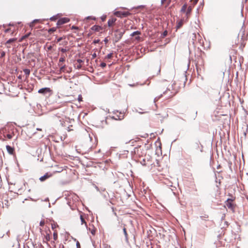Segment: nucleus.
Returning a JSON list of instances; mask_svg holds the SVG:
<instances>
[{"mask_svg": "<svg viewBox=\"0 0 248 248\" xmlns=\"http://www.w3.org/2000/svg\"><path fill=\"white\" fill-rule=\"evenodd\" d=\"M16 38H11V39H10L8 40H7L6 43V44H11V43L16 41Z\"/></svg>", "mask_w": 248, "mask_h": 248, "instance_id": "2eb2a0df", "label": "nucleus"}, {"mask_svg": "<svg viewBox=\"0 0 248 248\" xmlns=\"http://www.w3.org/2000/svg\"><path fill=\"white\" fill-rule=\"evenodd\" d=\"M9 31H10V29H6V30H5V32H9Z\"/></svg>", "mask_w": 248, "mask_h": 248, "instance_id": "79ce46f5", "label": "nucleus"}, {"mask_svg": "<svg viewBox=\"0 0 248 248\" xmlns=\"http://www.w3.org/2000/svg\"><path fill=\"white\" fill-rule=\"evenodd\" d=\"M53 237L54 240H56L58 237L57 233L56 232H54L53 233Z\"/></svg>", "mask_w": 248, "mask_h": 248, "instance_id": "b1692460", "label": "nucleus"}, {"mask_svg": "<svg viewBox=\"0 0 248 248\" xmlns=\"http://www.w3.org/2000/svg\"><path fill=\"white\" fill-rule=\"evenodd\" d=\"M81 67H82L81 65V64H78V65H77V68L78 69H81Z\"/></svg>", "mask_w": 248, "mask_h": 248, "instance_id": "72a5a7b5", "label": "nucleus"}, {"mask_svg": "<svg viewBox=\"0 0 248 248\" xmlns=\"http://www.w3.org/2000/svg\"><path fill=\"white\" fill-rule=\"evenodd\" d=\"M123 34L124 32L116 30L114 33L115 42L119 41L122 37Z\"/></svg>", "mask_w": 248, "mask_h": 248, "instance_id": "7ed1b4c3", "label": "nucleus"}, {"mask_svg": "<svg viewBox=\"0 0 248 248\" xmlns=\"http://www.w3.org/2000/svg\"><path fill=\"white\" fill-rule=\"evenodd\" d=\"M101 29V27L97 25H94L92 27V30L96 31H99Z\"/></svg>", "mask_w": 248, "mask_h": 248, "instance_id": "9b49d317", "label": "nucleus"}, {"mask_svg": "<svg viewBox=\"0 0 248 248\" xmlns=\"http://www.w3.org/2000/svg\"><path fill=\"white\" fill-rule=\"evenodd\" d=\"M89 136L90 137V135H89ZM90 138L91 140L92 139L91 137H90Z\"/></svg>", "mask_w": 248, "mask_h": 248, "instance_id": "603ef678", "label": "nucleus"}, {"mask_svg": "<svg viewBox=\"0 0 248 248\" xmlns=\"http://www.w3.org/2000/svg\"><path fill=\"white\" fill-rule=\"evenodd\" d=\"M191 10H192V8L190 6H189L187 9L186 15H188V14H189L191 12Z\"/></svg>", "mask_w": 248, "mask_h": 248, "instance_id": "412c9836", "label": "nucleus"}, {"mask_svg": "<svg viewBox=\"0 0 248 248\" xmlns=\"http://www.w3.org/2000/svg\"><path fill=\"white\" fill-rule=\"evenodd\" d=\"M113 53H110L106 56V59H110L112 57Z\"/></svg>", "mask_w": 248, "mask_h": 248, "instance_id": "a211bd4d", "label": "nucleus"}, {"mask_svg": "<svg viewBox=\"0 0 248 248\" xmlns=\"http://www.w3.org/2000/svg\"><path fill=\"white\" fill-rule=\"evenodd\" d=\"M80 220H81V224H84L85 227L87 228V223H86L84 218H83L82 215H80Z\"/></svg>", "mask_w": 248, "mask_h": 248, "instance_id": "f8f14e48", "label": "nucleus"}, {"mask_svg": "<svg viewBox=\"0 0 248 248\" xmlns=\"http://www.w3.org/2000/svg\"><path fill=\"white\" fill-rule=\"evenodd\" d=\"M114 15L119 17H126L130 15L129 12L116 11L114 13Z\"/></svg>", "mask_w": 248, "mask_h": 248, "instance_id": "f03ea898", "label": "nucleus"}, {"mask_svg": "<svg viewBox=\"0 0 248 248\" xmlns=\"http://www.w3.org/2000/svg\"><path fill=\"white\" fill-rule=\"evenodd\" d=\"M72 29H78V27H75V26H73V27H72Z\"/></svg>", "mask_w": 248, "mask_h": 248, "instance_id": "a19ab883", "label": "nucleus"}, {"mask_svg": "<svg viewBox=\"0 0 248 248\" xmlns=\"http://www.w3.org/2000/svg\"><path fill=\"white\" fill-rule=\"evenodd\" d=\"M5 52L2 51V52L1 53L0 57H4V56H5Z\"/></svg>", "mask_w": 248, "mask_h": 248, "instance_id": "473e14b6", "label": "nucleus"}, {"mask_svg": "<svg viewBox=\"0 0 248 248\" xmlns=\"http://www.w3.org/2000/svg\"><path fill=\"white\" fill-rule=\"evenodd\" d=\"M104 41L106 42V43H107L108 42V39L107 38H106L105 40H104Z\"/></svg>", "mask_w": 248, "mask_h": 248, "instance_id": "c03bdc74", "label": "nucleus"}, {"mask_svg": "<svg viewBox=\"0 0 248 248\" xmlns=\"http://www.w3.org/2000/svg\"><path fill=\"white\" fill-rule=\"evenodd\" d=\"M96 53H93V54L92 55V57H93V58H95V57H96Z\"/></svg>", "mask_w": 248, "mask_h": 248, "instance_id": "4c0bfd02", "label": "nucleus"}, {"mask_svg": "<svg viewBox=\"0 0 248 248\" xmlns=\"http://www.w3.org/2000/svg\"><path fill=\"white\" fill-rule=\"evenodd\" d=\"M193 35L194 36V37H195L196 34L194 33V34H193Z\"/></svg>", "mask_w": 248, "mask_h": 248, "instance_id": "8fccbe9b", "label": "nucleus"}, {"mask_svg": "<svg viewBox=\"0 0 248 248\" xmlns=\"http://www.w3.org/2000/svg\"><path fill=\"white\" fill-rule=\"evenodd\" d=\"M6 149H7V151L8 152V153H9L11 155H12L13 154L14 151V148L9 145H7L6 146Z\"/></svg>", "mask_w": 248, "mask_h": 248, "instance_id": "1a4fd4ad", "label": "nucleus"}, {"mask_svg": "<svg viewBox=\"0 0 248 248\" xmlns=\"http://www.w3.org/2000/svg\"><path fill=\"white\" fill-rule=\"evenodd\" d=\"M44 224H45V221L44 220H42V221H40V225L41 226H44Z\"/></svg>", "mask_w": 248, "mask_h": 248, "instance_id": "cd10ccee", "label": "nucleus"}, {"mask_svg": "<svg viewBox=\"0 0 248 248\" xmlns=\"http://www.w3.org/2000/svg\"><path fill=\"white\" fill-rule=\"evenodd\" d=\"M59 50H60L62 53V54H64L67 51V50L65 48H60V47L59 48Z\"/></svg>", "mask_w": 248, "mask_h": 248, "instance_id": "aec40b11", "label": "nucleus"}, {"mask_svg": "<svg viewBox=\"0 0 248 248\" xmlns=\"http://www.w3.org/2000/svg\"><path fill=\"white\" fill-rule=\"evenodd\" d=\"M13 132H9V133L4 132L3 136L4 137L7 138L8 139H11L14 136Z\"/></svg>", "mask_w": 248, "mask_h": 248, "instance_id": "0eeeda50", "label": "nucleus"}, {"mask_svg": "<svg viewBox=\"0 0 248 248\" xmlns=\"http://www.w3.org/2000/svg\"><path fill=\"white\" fill-rule=\"evenodd\" d=\"M69 21V19L68 18L63 17V18H62L60 19L59 20H58V21H57V24L58 26H60V25L64 24L65 23H66L68 22Z\"/></svg>", "mask_w": 248, "mask_h": 248, "instance_id": "20e7f679", "label": "nucleus"}, {"mask_svg": "<svg viewBox=\"0 0 248 248\" xmlns=\"http://www.w3.org/2000/svg\"><path fill=\"white\" fill-rule=\"evenodd\" d=\"M50 91H51V90L50 89V88L46 87V88H43L40 89L38 91V93H43V94H45L47 93L50 92Z\"/></svg>", "mask_w": 248, "mask_h": 248, "instance_id": "423d86ee", "label": "nucleus"}, {"mask_svg": "<svg viewBox=\"0 0 248 248\" xmlns=\"http://www.w3.org/2000/svg\"><path fill=\"white\" fill-rule=\"evenodd\" d=\"M62 40V37H60L59 38L57 39V42H60L61 40Z\"/></svg>", "mask_w": 248, "mask_h": 248, "instance_id": "c9c22d12", "label": "nucleus"}, {"mask_svg": "<svg viewBox=\"0 0 248 248\" xmlns=\"http://www.w3.org/2000/svg\"><path fill=\"white\" fill-rule=\"evenodd\" d=\"M203 217H201V218H202V219H203Z\"/></svg>", "mask_w": 248, "mask_h": 248, "instance_id": "864d4df0", "label": "nucleus"}, {"mask_svg": "<svg viewBox=\"0 0 248 248\" xmlns=\"http://www.w3.org/2000/svg\"><path fill=\"white\" fill-rule=\"evenodd\" d=\"M48 49L49 50H50V49H51V46H49V47H48Z\"/></svg>", "mask_w": 248, "mask_h": 248, "instance_id": "49530a36", "label": "nucleus"}, {"mask_svg": "<svg viewBox=\"0 0 248 248\" xmlns=\"http://www.w3.org/2000/svg\"><path fill=\"white\" fill-rule=\"evenodd\" d=\"M136 38L137 39H139V38H140V37H139V36H138V37H137Z\"/></svg>", "mask_w": 248, "mask_h": 248, "instance_id": "de8ad7c7", "label": "nucleus"}, {"mask_svg": "<svg viewBox=\"0 0 248 248\" xmlns=\"http://www.w3.org/2000/svg\"><path fill=\"white\" fill-rule=\"evenodd\" d=\"M50 19L52 21H54L56 19V17L55 16H52L50 17Z\"/></svg>", "mask_w": 248, "mask_h": 248, "instance_id": "f704fd0d", "label": "nucleus"}, {"mask_svg": "<svg viewBox=\"0 0 248 248\" xmlns=\"http://www.w3.org/2000/svg\"><path fill=\"white\" fill-rule=\"evenodd\" d=\"M9 26H13V24H9Z\"/></svg>", "mask_w": 248, "mask_h": 248, "instance_id": "09e8293b", "label": "nucleus"}, {"mask_svg": "<svg viewBox=\"0 0 248 248\" xmlns=\"http://www.w3.org/2000/svg\"><path fill=\"white\" fill-rule=\"evenodd\" d=\"M140 33V31H134L133 33H132L131 34V36H135L136 35H139Z\"/></svg>", "mask_w": 248, "mask_h": 248, "instance_id": "6ab92c4d", "label": "nucleus"}, {"mask_svg": "<svg viewBox=\"0 0 248 248\" xmlns=\"http://www.w3.org/2000/svg\"><path fill=\"white\" fill-rule=\"evenodd\" d=\"M77 248H80V244L78 241L76 243Z\"/></svg>", "mask_w": 248, "mask_h": 248, "instance_id": "c85d7f7f", "label": "nucleus"}, {"mask_svg": "<svg viewBox=\"0 0 248 248\" xmlns=\"http://www.w3.org/2000/svg\"><path fill=\"white\" fill-rule=\"evenodd\" d=\"M53 119H54V121H55V122L59 121L60 123V124L62 126H66V120H65L66 119V118L64 117V116H58L56 115L55 116H54Z\"/></svg>", "mask_w": 248, "mask_h": 248, "instance_id": "f257e3e1", "label": "nucleus"}, {"mask_svg": "<svg viewBox=\"0 0 248 248\" xmlns=\"http://www.w3.org/2000/svg\"><path fill=\"white\" fill-rule=\"evenodd\" d=\"M227 206L229 208H231L232 207V204L231 203H229L227 204Z\"/></svg>", "mask_w": 248, "mask_h": 248, "instance_id": "58836bf2", "label": "nucleus"}, {"mask_svg": "<svg viewBox=\"0 0 248 248\" xmlns=\"http://www.w3.org/2000/svg\"><path fill=\"white\" fill-rule=\"evenodd\" d=\"M100 66L102 68H104L106 66V63H105V62H102L101 64H100Z\"/></svg>", "mask_w": 248, "mask_h": 248, "instance_id": "a878e982", "label": "nucleus"}, {"mask_svg": "<svg viewBox=\"0 0 248 248\" xmlns=\"http://www.w3.org/2000/svg\"><path fill=\"white\" fill-rule=\"evenodd\" d=\"M67 55L66 54H61V56L59 59V63H58V65L59 66H60L61 65V63L62 62H63L65 61V57H66Z\"/></svg>", "mask_w": 248, "mask_h": 248, "instance_id": "6e6552de", "label": "nucleus"}, {"mask_svg": "<svg viewBox=\"0 0 248 248\" xmlns=\"http://www.w3.org/2000/svg\"><path fill=\"white\" fill-rule=\"evenodd\" d=\"M186 5H184L182 7V8L181 9V11H183V12H185L186 10Z\"/></svg>", "mask_w": 248, "mask_h": 248, "instance_id": "5701e85b", "label": "nucleus"}, {"mask_svg": "<svg viewBox=\"0 0 248 248\" xmlns=\"http://www.w3.org/2000/svg\"><path fill=\"white\" fill-rule=\"evenodd\" d=\"M167 34H168V32H167V31H164L163 32V34H162V36H163V37H165V36H167Z\"/></svg>", "mask_w": 248, "mask_h": 248, "instance_id": "bb28decb", "label": "nucleus"}, {"mask_svg": "<svg viewBox=\"0 0 248 248\" xmlns=\"http://www.w3.org/2000/svg\"><path fill=\"white\" fill-rule=\"evenodd\" d=\"M182 25V21L180 22L178 24L177 26V28H180Z\"/></svg>", "mask_w": 248, "mask_h": 248, "instance_id": "c756f323", "label": "nucleus"}, {"mask_svg": "<svg viewBox=\"0 0 248 248\" xmlns=\"http://www.w3.org/2000/svg\"><path fill=\"white\" fill-rule=\"evenodd\" d=\"M116 19H109L108 21V24L109 27H111L112 26L113 23L115 22Z\"/></svg>", "mask_w": 248, "mask_h": 248, "instance_id": "9d476101", "label": "nucleus"}, {"mask_svg": "<svg viewBox=\"0 0 248 248\" xmlns=\"http://www.w3.org/2000/svg\"><path fill=\"white\" fill-rule=\"evenodd\" d=\"M123 232H124V236H125V239L126 240H128V234H127V233L126 232V229L125 228H123Z\"/></svg>", "mask_w": 248, "mask_h": 248, "instance_id": "dca6fc26", "label": "nucleus"}, {"mask_svg": "<svg viewBox=\"0 0 248 248\" xmlns=\"http://www.w3.org/2000/svg\"><path fill=\"white\" fill-rule=\"evenodd\" d=\"M166 0H161V3L163 4Z\"/></svg>", "mask_w": 248, "mask_h": 248, "instance_id": "ea45409f", "label": "nucleus"}, {"mask_svg": "<svg viewBox=\"0 0 248 248\" xmlns=\"http://www.w3.org/2000/svg\"><path fill=\"white\" fill-rule=\"evenodd\" d=\"M77 62L78 63V64H81V63L83 62V61L81 59H78Z\"/></svg>", "mask_w": 248, "mask_h": 248, "instance_id": "2f4dec72", "label": "nucleus"}, {"mask_svg": "<svg viewBox=\"0 0 248 248\" xmlns=\"http://www.w3.org/2000/svg\"><path fill=\"white\" fill-rule=\"evenodd\" d=\"M62 171V168H59L57 170H55L56 172H61Z\"/></svg>", "mask_w": 248, "mask_h": 248, "instance_id": "393cba45", "label": "nucleus"}, {"mask_svg": "<svg viewBox=\"0 0 248 248\" xmlns=\"http://www.w3.org/2000/svg\"><path fill=\"white\" fill-rule=\"evenodd\" d=\"M159 98H157V97H155L154 99V101L155 102Z\"/></svg>", "mask_w": 248, "mask_h": 248, "instance_id": "37998d69", "label": "nucleus"}, {"mask_svg": "<svg viewBox=\"0 0 248 248\" xmlns=\"http://www.w3.org/2000/svg\"><path fill=\"white\" fill-rule=\"evenodd\" d=\"M23 72L27 76H29L30 74V70L28 69H24Z\"/></svg>", "mask_w": 248, "mask_h": 248, "instance_id": "ddd939ff", "label": "nucleus"}, {"mask_svg": "<svg viewBox=\"0 0 248 248\" xmlns=\"http://www.w3.org/2000/svg\"><path fill=\"white\" fill-rule=\"evenodd\" d=\"M54 31V29H50V31Z\"/></svg>", "mask_w": 248, "mask_h": 248, "instance_id": "a18cd8bd", "label": "nucleus"}, {"mask_svg": "<svg viewBox=\"0 0 248 248\" xmlns=\"http://www.w3.org/2000/svg\"><path fill=\"white\" fill-rule=\"evenodd\" d=\"M52 176V175L51 174L47 172L44 175L40 177L39 178V180L41 182H44L45 180H46V179H47L51 177Z\"/></svg>", "mask_w": 248, "mask_h": 248, "instance_id": "39448f33", "label": "nucleus"}, {"mask_svg": "<svg viewBox=\"0 0 248 248\" xmlns=\"http://www.w3.org/2000/svg\"><path fill=\"white\" fill-rule=\"evenodd\" d=\"M60 66H61V67H60V71H63L64 70L65 68V65H62L61 64V65H60Z\"/></svg>", "mask_w": 248, "mask_h": 248, "instance_id": "4be33fe9", "label": "nucleus"}, {"mask_svg": "<svg viewBox=\"0 0 248 248\" xmlns=\"http://www.w3.org/2000/svg\"><path fill=\"white\" fill-rule=\"evenodd\" d=\"M82 97L81 95H79L78 96V101L79 102L81 101H82Z\"/></svg>", "mask_w": 248, "mask_h": 248, "instance_id": "7c9ffc66", "label": "nucleus"}, {"mask_svg": "<svg viewBox=\"0 0 248 248\" xmlns=\"http://www.w3.org/2000/svg\"><path fill=\"white\" fill-rule=\"evenodd\" d=\"M95 231L94 230H93L91 231V233L93 235H94L95 234Z\"/></svg>", "mask_w": 248, "mask_h": 248, "instance_id": "e433bc0d", "label": "nucleus"}, {"mask_svg": "<svg viewBox=\"0 0 248 248\" xmlns=\"http://www.w3.org/2000/svg\"><path fill=\"white\" fill-rule=\"evenodd\" d=\"M45 238L46 239V241H48L50 240V235L49 233H46V235L45 236Z\"/></svg>", "mask_w": 248, "mask_h": 248, "instance_id": "f3484780", "label": "nucleus"}, {"mask_svg": "<svg viewBox=\"0 0 248 248\" xmlns=\"http://www.w3.org/2000/svg\"><path fill=\"white\" fill-rule=\"evenodd\" d=\"M98 42V41H94V43H97Z\"/></svg>", "mask_w": 248, "mask_h": 248, "instance_id": "3c124183", "label": "nucleus"}, {"mask_svg": "<svg viewBox=\"0 0 248 248\" xmlns=\"http://www.w3.org/2000/svg\"><path fill=\"white\" fill-rule=\"evenodd\" d=\"M40 21L39 19H34L33 20L30 24V26L31 27H32L34 25V24L37 22H39Z\"/></svg>", "mask_w": 248, "mask_h": 248, "instance_id": "4468645a", "label": "nucleus"}]
</instances>
